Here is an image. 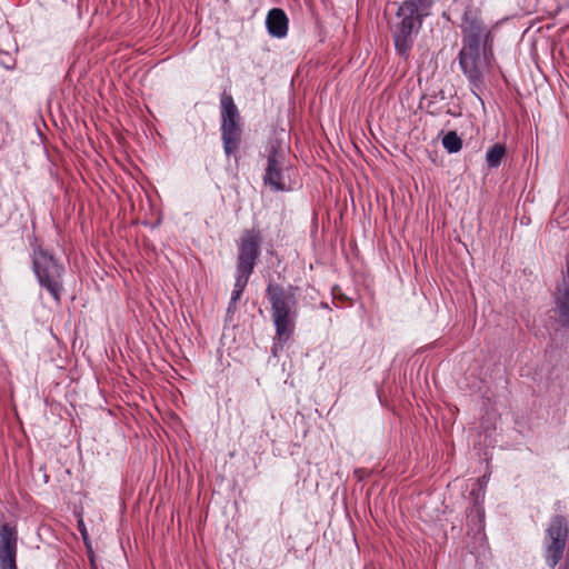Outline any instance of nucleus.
<instances>
[{
  "instance_id": "obj_11",
  "label": "nucleus",
  "mask_w": 569,
  "mask_h": 569,
  "mask_svg": "<svg viewBox=\"0 0 569 569\" xmlns=\"http://www.w3.org/2000/svg\"><path fill=\"white\" fill-rule=\"evenodd\" d=\"M557 311L563 325L569 326V260L567 261V278L558 290Z\"/></svg>"
},
{
  "instance_id": "obj_15",
  "label": "nucleus",
  "mask_w": 569,
  "mask_h": 569,
  "mask_svg": "<svg viewBox=\"0 0 569 569\" xmlns=\"http://www.w3.org/2000/svg\"><path fill=\"white\" fill-rule=\"evenodd\" d=\"M78 530L81 533V537L83 539L84 546H86L87 551H88V556H89L90 560L92 561V555H93L92 545H91V541H90V538H89V533H88L87 527H86V525L83 522V519L81 517H79V519H78Z\"/></svg>"
},
{
  "instance_id": "obj_3",
  "label": "nucleus",
  "mask_w": 569,
  "mask_h": 569,
  "mask_svg": "<svg viewBox=\"0 0 569 569\" xmlns=\"http://www.w3.org/2000/svg\"><path fill=\"white\" fill-rule=\"evenodd\" d=\"M266 297L271 306L276 337L282 347L295 332L298 318V288L269 282Z\"/></svg>"
},
{
  "instance_id": "obj_19",
  "label": "nucleus",
  "mask_w": 569,
  "mask_h": 569,
  "mask_svg": "<svg viewBox=\"0 0 569 569\" xmlns=\"http://www.w3.org/2000/svg\"><path fill=\"white\" fill-rule=\"evenodd\" d=\"M272 351H273V353H276V352H277V342H274V343H273Z\"/></svg>"
},
{
  "instance_id": "obj_8",
  "label": "nucleus",
  "mask_w": 569,
  "mask_h": 569,
  "mask_svg": "<svg viewBox=\"0 0 569 569\" xmlns=\"http://www.w3.org/2000/svg\"><path fill=\"white\" fill-rule=\"evenodd\" d=\"M261 234L259 230H244L237 244L236 273L250 277L260 256Z\"/></svg>"
},
{
  "instance_id": "obj_2",
  "label": "nucleus",
  "mask_w": 569,
  "mask_h": 569,
  "mask_svg": "<svg viewBox=\"0 0 569 569\" xmlns=\"http://www.w3.org/2000/svg\"><path fill=\"white\" fill-rule=\"evenodd\" d=\"M435 0H405L398 8L390 26L395 49L407 59L413 46V36L419 32L423 20L430 16Z\"/></svg>"
},
{
  "instance_id": "obj_9",
  "label": "nucleus",
  "mask_w": 569,
  "mask_h": 569,
  "mask_svg": "<svg viewBox=\"0 0 569 569\" xmlns=\"http://www.w3.org/2000/svg\"><path fill=\"white\" fill-rule=\"evenodd\" d=\"M17 541L18 533L16 527L9 523L0 526V568L1 569H18L17 568Z\"/></svg>"
},
{
  "instance_id": "obj_12",
  "label": "nucleus",
  "mask_w": 569,
  "mask_h": 569,
  "mask_svg": "<svg viewBox=\"0 0 569 569\" xmlns=\"http://www.w3.org/2000/svg\"><path fill=\"white\" fill-rule=\"evenodd\" d=\"M506 156V148L503 144L496 143L492 147H490L486 152V162L488 168L496 169L498 168L502 159Z\"/></svg>"
},
{
  "instance_id": "obj_5",
  "label": "nucleus",
  "mask_w": 569,
  "mask_h": 569,
  "mask_svg": "<svg viewBox=\"0 0 569 569\" xmlns=\"http://www.w3.org/2000/svg\"><path fill=\"white\" fill-rule=\"evenodd\" d=\"M290 164L284 150L276 142L266 148V164L262 180L271 191L280 192L289 190Z\"/></svg>"
},
{
  "instance_id": "obj_13",
  "label": "nucleus",
  "mask_w": 569,
  "mask_h": 569,
  "mask_svg": "<svg viewBox=\"0 0 569 569\" xmlns=\"http://www.w3.org/2000/svg\"><path fill=\"white\" fill-rule=\"evenodd\" d=\"M249 279L250 277L234 273V286L230 298L231 306H236L237 302L241 299V296L248 284Z\"/></svg>"
},
{
  "instance_id": "obj_10",
  "label": "nucleus",
  "mask_w": 569,
  "mask_h": 569,
  "mask_svg": "<svg viewBox=\"0 0 569 569\" xmlns=\"http://www.w3.org/2000/svg\"><path fill=\"white\" fill-rule=\"evenodd\" d=\"M266 28L271 37L286 38L289 29V19L286 12L280 8L269 10L266 17Z\"/></svg>"
},
{
  "instance_id": "obj_1",
  "label": "nucleus",
  "mask_w": 569,
  "mask_h": 569,
  "mask_svg": "<svg viewBox=\"0 0 569 569\" xmlns=\"http://www.w3.org/2000/svg\"><path fill=\"white\" fill-rule=\"evenodd\" d=\"M461 49L458 54L459 66L472 89H480L483 70L493 57L495 34L487 26L478 9L467 7L461 17Z\"/></svg>"
},
{
  "instance_id": "obj_7",
  "label": "nucleus",
  "mask_w": 569,
  "mask_h": 569,
  "mask_svg": "<svg viewBox=\"0 0 569 569\" xmlns=\"http://www.w3.org/2000/svg\"><path fill=\"white\" fill-rule=\"evenodd\" d=\"M567 520L562 516L551 518L543 539V556L549 568H555L563 557L567 538Z\"/></svg>"
},
{
  "instance_id": "obj_17",
  "label": "nucleus",
  "mask_w": 569,
  "mask_h": 569,
  "mask_svg": "<svg viewBox=\"0 0 569 569\" xmlns=\"http://www.w3.org/2000/svg\"><path fill=\"white\" fill-rule=\"evenodd\" d=\"M475 512L476 515L478 516V526H479V530L483 528V517H485V511L482 509L481 506H477L475 508Z\"/></svg>"
},
{
  "instance_id": "obj_6",
  "label": "nucleus",
  "mask_w": 569,
  "mask_h": 569,
  "mask_svg": "<svg viewBox=\"0 0 569 569\" xmlns=\"http://www.w3.org/2000/svg\"><path fill=\"white\" fill-rule=\"evenodd\" d=\"M221 140L227 157H231L239 148L242 134L240 113L230 94L220 98Z\"/></svg>"
},
{
  "instance_id": "obj_16",
  "label": "nucleus",
  "mask_w": 569,
  "mask_h": 569,
  "mask_svg": "<svg viewBox=\"0 0 569 569\" xmlns=\"http://www.w3.org/2000/svg\"><path fill=\"white\" fill-rule=\"evenodd\" d=\"M0 63L8 70H12L16 66L14 59L4 52H0Z\"/></svg>"
},
{
  "instance_id": "obj_18",
  "label": "nucleus",
  "mask_w": 569,
  "mask_h": 569,
  "mask_svg": "<svg viewBox=\"0 0 569 569\" xmlns=\"http://www.w3.org/2000/svg\"><path fill=\"white\" fill-rule=\"evenodd\" d=\"M236 310V306H231V301H229V306H228V309H227V313L228 315H231Z\"/></svg>"
},
{
  "instance_id": "obj_4",
  "label": "nucleus",
  "mask_w": 569,
  "mask_h": 569,
  "mask_svg": "<svg viewBox=\"0 0 569 569\" xmlns=\"http://www.w3.org/2000/svg\"><path fill=\"white\" fill-rule=\"evenodd\" d=\"M32 266L33 271L42 287H44L51 296L59 300L61 287L62 267L58 263L56 258L47 250H44L38 241L31 243Z\"/></svg>"
},
{
  "instance_id": "obj_14",
  "label": "nucleus",
  "mask_w": 569,
  "mask_h": 569,
  "mask_svg": "<svg viewBox=\"0 0 569 569\" xmlns=\"http://www.w3.org/2000/svg\"><path fill=\"white\" fill-rule=\"evenodd\" d=\"M442 146L449 153H457L462 148V140L455 131H449L442 138Z\"/></svg>"
}]
</instances>
